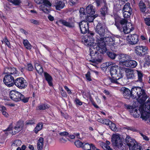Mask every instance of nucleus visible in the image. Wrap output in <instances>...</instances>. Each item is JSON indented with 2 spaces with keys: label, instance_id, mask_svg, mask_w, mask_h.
Here are the masks:
<instances>
[{
  "label": "nucleus",
  "instance_id": "nucleus-1",
  "mask_svg": "<svg viewBox=\"0 0 150 150\" xmlns=\"http://www.w3.org/2000/svg\"><path fill=\"white\" fill-rule=\"evenodd\" d=\"M90 35L91 36L84 40V43L90 48V55L93 58L92 62L98 64L101 62L102 60L101 56L98 55L99 52L102 54L105 53L107 50V48L105 47L104 42L101 41L99 44H98L97 37L96 42H94V40L93 37L94 34L91 33Z\"/></svg>",
  "mask_w": 150,
  "mask_h": 150
},
{
  "label": "nucleus",
  "instance_id": "nucleus-2",
  "mask_svg": "<svg viewBox=\"0 0 150 150\" xmlns=\"http://www.w3.org/2000/svg\"><path fill=\"white\" fill-rule=\"evenodd\" d=\"M120 91L122 92L125 98L129 99L130 97L136 98L140 103H144L147 98L144 90L140 87H133L130 91L125 87H122Z\"/></svg>",
  "mask_w": 150,
  "mask_h": 150
},
{
  "label": "nucleus",
  "instance_id": "nucleus-3",
  "mask_svg": "<svg viewBox=\"0 0 150 150\" xmlns=\"http://www.w3.org/2000/svg\"><path fill=\"white\" fill-rule=\"evenodd\" d=\"M123 71L120 67L116 65L112 66L110 69V72L112 78L108 79L105 81V82L110 81L112 83H117V81L123 77Z\"/></svg>",
  "mask_w": 150,
  "mask_h": 150
},
{
  "label": "nucleus",
  "instance_id": "nucleus-4",
  "mask_svg": "<svg viewBox=\"0 0 150 150\" xmlns=\"http://www.w3.org/2000/svg\"><path fill=\"white\" fill-rule=\"evenodd\" d=\"M120 24L117 23H115V25L120 30L123 32L125 34H128L134 30V28L131 23H127V21L125 19L121 20Z\"/></svg>",
  "mask_w": 150,
  "mask_h": 150
},
{
  "label": "nucleus",
  "instance_id": "nucleus-5",
  "mask_svg": "<svg viewBox=\"0 0 150 150\" xmlns=\"http://www.w3.org/2000/svg\"><path fill=\"white\" fill-rule=\"evenodd\" d=\"M106 28V26L104 23H98L95 28V31L97 33V42L98 44H100V42H104L103 37L105 35Z\"/></svg>",
  "mask_w": 150,
  "mask_h": 150
},
{
  "label": "nucleus",
  "instance_id": "nucleus-6",
  "mask_svg": "<svg viewBox=\"0 0 150 150\" xmlns=\"http://www.w3.org/2000/svg\"><path fill=\"white\" fill-rule=\"evenodd\" d=\"M9 96L11 99L16 102L22 100L23 102L25 103L28 102L29 99V97H25L23 95L15 90L11 91Z\"/></svg>",
  "mask_w": 150,
  "mask_h": 150
},
{
  "label": "nucleus",
  "instance_id": "nucleus-7",
  "mask_svg": "<svg viewBox=\"0 0 150 150\" xmlns=\"http://www.w3.org/2000/svg\"><path fill=\"white\" fill-rule=\"evenodd\" d=\"M150 113V98H149L145 104V110L144 108L141 112V118L143 120H146L149 117V114Z\"/></svg>",
  "mask_w": 150,
  "mask_h": 150
},
{
  "label": "nucleus",
  "instance_id": "nucleus-8",
  "mask_svg": "<svg viewBox=\"0 0 150 150\" xmlns=\"http://www.w3.org/2000/svg\"><path fill=\"white\" fill-rule=\"evenodd\" d=\"M23 126V122H18L14 128L12 129V125L11 124L10 125L9 127L5 131H9L10 132L9 133L14 135L21 130Z\"/></svg>",
  "mask_w": 150,
  "mask_h": 150
},
{
  "label": "nucleus",
  "instance_id": "nucleus-9",
  "mask_svg": "<svg viewBox=\"0 0 150 150\" xmlns=\"http://www.w3.org/2000/svg\"><path fill=\"white\" fill-rule=\"evenodd\" d=\"M14 84L21 89L25 88L27 85L26 80L22 77H19L16 79L15 80Z\"/></svg>",
  "mask_w": 150,
  "mask_h": 150
},
{
  "label": "nucleus",
  "instance_id": "nucleus-10",
  "mask_svg": "<svg viewBox=\"0 0 150 150\" xmlns=\"http://www.w3.org/2000/svg\"><path fill=\"white\" fill-rule=\"evenodd\" d=\"M112 144L119 148L123 145L122 140L121 139L118 134H114L112 137Z\"/></svg>",
  "mask_w": 150,
  "mask_h": 150
},
{
  "label": "nucleus",
  "instance_id": "nucleus-11",
  "mask_svg": "<svg viewBox=\"0 0 150 150\" xmlns=\"http://www.w3.org/2000/svg\"><path fill=\"white\" fill-rule=\"evenodd\" d=\"M103 38H104L103 41L104 42L105 46L106 47V44L110 46H113L115 45V43H118V41H120L119 38L117 37H104Z\"/></svg>",
  "mask_w": 150,
  "mask_h": 150
},
{
  "label": "nucleus",
  "instance_id": "nucleus-12",
  "mask_svg": "<svg viewBox=\"0 0 150 150\" xmlns=\"http://www.w3.org/2000/svg\"><path fill=\"white\" fill-rule=\"evenodd\" d=\"M132 107L130 106H128L127 107L128 109L130 110L129 111L133 117L135 118H137L140 116L141 112L143 108V105H141L139 107V110L136 108L132 109Z\"/></svg>",
  "mask_w": 150,
  "mask_h": 150
},
{
  "label": "nucleus",
  "instance_id": "nucleus-13",
  "mask_svg": "<svg viewBox=\"0 0 150 150\" xmlns=\"http://www.w3.org/2000/svg\"><path fill=\"white\" fill-rule=\"evenodd\" d=\"M14 78L10 75L7 74L4 79V82L8 87H11L13 86L14 82Z\"/></svg>",
  "mask_w": 150,
  "mask_h": 150
},
{
  "label": "nucleus",
  "instance_id": "nucleus-14",
  "mask_svg": "<svg viewBox=\"0 0 150 150\" xmlns=\"http://www.w3.org/2000/svg\"><path fill=\"white\" fill-rule=\"evenodd\" d=\"M60 22L64 25L69 28L74 27L75 21L72 18H71L66 20H61Z\"/></svg>",
  "mask_w": 150,
  "mask_h": 150
},
{
  "label": "nucleus",
  "instance_id": "nucleus-15",
  "mask_svg": "<svg viewBox=\"0 0 150 150\" xmlns=\"http://www.w3.org/2000/svg\"><path fill=\"white\" fill-rule=\"evenodd\" d=\"M147 50L146 47L138 46L136 47L135 52L138 55L142 56L146 54Z\"/></svg>",
  "mask_w": 150,
  "mask_h": 150
},
{
  "label": "nucleus",
  "instance_id": "nucleus-16",
  "mask_svg": "<svg viewBox=\"0 0 150 150\" xmlns=\"http://www.w3.org/2000/svg\"><path fill=\"white\" fill-rule=\"evenodd\" d=\"M88 23L86 21H83L79 24V26L81 32L85 34L88 30Z\"/></svg>",
  "mask_w": 150,
  "mask_h": 150
},
{
  "label": "nucleus",
  "instance_id": "nucleus-17",
  "mask_svg": "<svg viewBox=\"0 0 150 150\" xmlns=\"http://www.w3.org/2000/svg\"><path fill=\"white\" fill-rule=\"evenodd\" d=\"M120 63L122 66L132 68H135L137 65V62L135 61L132 60H129Z\"/></svg>",
  "mask_w": 150,
  "mask_h": 150
},
{
  "label": "nucleus",
  "instance_id": "nucleus-18",
  "mask_svg": "<svg viewBox=\"0 0 150 150\" xmlns=\"http://www.w3.org/2000/svg\"><path fill=\"white\" fill-rule=\"evenodd\" d=\"M127 39L129 43L132 45L137 44L139 41L138 36L136 34L129 35Z\"/></svg>",
  "mask_w": 150,
  "mask_h": 150
},
{
  "label": "nucleus",
  "instance_id": "nucleus-19",
  "mask_svg": "<svg viewBox=\"0 0 150 150\" xmlns=\"http://www.w3.org/2000/svg\"><path fill=\"white\" fill-rule=\"evenodd\" d=\"M18 71L14 67H6L5 69V73L8 75H17Z\"/></svg>",
  "mask_w": 150,
  "mask_h": 150
},
{
  "label": "nucleus",
  "instance_id": "nucleus-20",
  "mask_svg": "<svg viewBox=\"0 0 150 150\" xmlns=\"http://www.w3.org/2000/svg\"><path fill=\"white\" fill-rule=\"evenodd\" d=\"M86 10L87 15L92 16L95 13V8L92 5H89L86 7Z\"/></svg>",
  "mask_w": 150,
  "mask_h": 150
},
{
  "label": "nucleus",
  "instance_id": "nucleus-21",
  "mask_svg": "<svg viewBox=\"0 0 150 150\" xmlns=\"http://www.w3.org/2000/svg\"><path fill=\"white\" fill-rule=\"evenodd\" d=\"M103 7L101 8L100 11L101 16H105L108 14L109 11L108 9L107 6V3L105 0H103Z\"/></svg>",
  "mask_w": 150,
  "mask_h": 150
},
{
  "label": "nucleus",
  "instance_id": "nucleus-22",
  "mask_svg": "<svg viewBox=\"0 0 150 150\" xmlns=\"http://www.w3.org/2000/svg\"><path fill=\"white\" fill-rule=\"evenodd\" d=\"M139 6L140 8V11L144 13V14H145L146 13H150V7L148 8H149V11L145 12L146 7L145 4L142 1H140L139 3Z\"/></svg>",
  "mask_w": 150,
  "mask_h": 150
},
{
  "label": "nucleus",
  "instance_id": "nucleus-23",
  "mask_svg": "<svg viewBox=\"0 0 150 150\" xmlns=\"http://www.w3.org/2000/svg\"><path fill=\"white\" fill-rule=\"evenodd\" d=\"M131 59V57L130 56L124 54H121L119 55V59L120 60L119 64H120L121 62H125L126 61H128Z\"/></svg>",
  "mask_w": 150,
  "mask_h": 150
},
{
  "label": "nucleus",
  "instance_id": "nucleus-24",
  "mask_svg": "<svg viewBox=\"0 0 150 150\" xmlns=\"http://www.w3.org/2000/svg\"><path fill=\"white\" fill-rule=\"evenodd\" d=\"M129 150H142V147L138 145L137 142L136 141L132 145L129 146Z\"/></svg>",
  "mask_w": 150,
  "mask_h": 150
},
{
  "label": "nucleus",
  "instance_id": "nucleus-25",
  "mask_svg": "<svg viewBox=\"0 0 150 150\" xmlns=\"http://www.w3.org/2000/svg\"><path fill=\"white\" fill-rule=\"evenodd\" d=\"M136 73V70L129 69L127 71V76L128 79H133L135 77V74Z\"/></svg>",
  "mask_w": 150,
  "mask_h": 150
},
{
  "label": "nucleus",
  "instance_id": "nucleus-26",
  "mask_svg": "<svg viewBox=\"0 0 150 150\" xmlns=\"http://www.w3.org/2000/svg\"><path fill=\"white\" fill-rule=\"evenodd\" d=\"M125 140V142L128 146L132 145V144H133L134 142L136 143V141L133 138L129 135L127 136Z\"/></svg>",
  "mask_w": 150,
  "mask_h": 150
},
{
  "label": "nucleus",
  "instance_id": "nucleus-27",
  "mask_svg": "<svg viewBox=\"0 0 150 150\" xmlns=\"http://www.w3.org/2000/svg\"><path fill=\"white\" fill-rule=\"evenodd\" d=\"M65 6L64 3L61 1H58L56 2L54 4L56 9L57 10H60L64 8Z\"/></svg>",
  "mask_w": 150,
  "mask_h": 150
},
{
  "label": "nucleus",
  "instance_id": "nucleus-28",
  "mask_svg": "<svg viewBox=\"0 0 150 150\" xmlns=\"http://www.w3.org/2000/svg\"><path fill=\"white\" fill-rule=\"evenodd\" d=\"M44 139L40 137L38 141L37 147L38 150H42L43 146Z\"/></svg>",
  "mask_w": 150,
  "mask_h": 150
},
{
  "label": "nucleus",
  "instance_id": "nucleus-29",
  "mask_svg": "<svg viewBox=\"0 0 150 150\" xmlns=\"http://www.w3.org/2000/svg\"><path fill=\"white\" fill-rule=\"evenodd\" d=\"M44 75L45 79L48 82L49 85L50 86H52V79L51 76L46 72H45Z\"/></svg>",
  "mask_w": 150,
  "mask_h": 150
},
{
  "label": "nucleus",
  "instance_id": "nucleus-30",
  "mask_svg": "<svg viewBox=\"0 0 150 150\" xmlns=\"http://www.w3.org/2000/svg\"><path fill=\"white\" fill-rule=\"evenodd\" d=\"M82 147L84 150H89L91 148L93 150L96 149L95 146L92 144H90L88 143H86L84 144H83Z\"/></svg>",
  "mask_w": 150,
  "mask_h": 150
},
{
  "label": "nucleus",
  "instance_id": "nucleus-31",
  "mask_svg": "<svg viewBox=\"0 0 150 150\" xmlns=\"http://www.w3.org/2000/svg\"><path fill=\"white\" fill-rule=\"evenodd\" d=\"M50 106L46 104H39L36 108L37 110H44L49 107Z\"/></svg>",
  "mask_w": 150,
  "mask_h": 150
},
{
  "label": "nucleus",
  "instance_id": "nucleus-32",
  "mask_svg": "<svg viewBox=\"0 0 150 150\" xmlns=\"http://www.w3.org/2000/svg\"><path fill=\"white\" fill-rule=\"evenodd\" d=\"M136 73H137L138 76V80L137 81H139L140 83H142L143 74L141 71L138 70H136Z\"/></svg>",
  "mask_w": 150,
  "mask_h": 150
},
{
  "label": "nucleus",
  "instance_id": "nucleus-33",
  "mask_svg": "<svg viewBox=\"0 0 150 150\" xmlns=\"http://www.w3.org/2000/svg\"><path fill=\"white\" fill-rule=\"evenodd\" d=\"M98 16V15L95 14L94 15L90 16L87 15L86 16V18H84V19H86L88 22H92L94 19Z\"/></svg>",
  "mask_w": 150,
  "mask_h": 150
},
{
  "label": "nucleus",
  "instance_id": "nucleus-34",
  "mask_svg": "<svg viewBox=\"0 0 150 150\" xmlns=\"http://www.w3.org/2000/svg\"><path fill=\"white\" fill-rule=\"evenodd\" d=\"M23 43L25 47L28 50H30L32 48V45L27 40H23Z\"/></svg>",
  "mask_w": 150,
  "mask_h": 150
},
{
  "label": "nucleus",
  "instance_id": "nucleus-35",
  "mask_svg": "<svg viewBox=\"0 0 150 150\" xmlns=\"http://www.w3.org/2000/svg\"><path fill=\"white\" fill-rule=\"evenodd\" d=\"M42 126L43 124L42 123H39L38 124L33 130L34 132L35 133H37L39 131L42 129Z\"/></svg>",
  "mask_w": 150,
  "mask_h": 150
},
{
  "label": "nucleus",
  "instance_id": "nucleus-36",
  "mask_svg": "<svg viewBox=\"0 0 150 150\" xmlns=\"http://www.w3.org/2000/svg\"><path fill=\"white\" fill-rule=\"evenodd\" d=\"M35 67L37 71L39 74H41L43 71V69L40 64L36 63L35 64Z\"/></svg>",
  "mask_w": 150,
  "mask_h": 150
},
{
  "label": "nucleus",
  "instance_id": "nucleus-37",
  "mask_svg": "<svg viewBox=\"0 0 150 150\" xmlns=\"http://www.w3.org/2000/svg\"><path fill=\"white\" fill-rule=\"evenodd\" d=\"M132 11V9L130 7L129 3H127L124 6L122 9V11Z\"/></svg>",
  "mask_w": 150,
  "mask_h": 150
},
{
  "label": "nucleus",
  "instance_id": "nucleus-38",
  "mask_svg": "<svg viewBox=\"0 0 150 150\" xmlns=\"http://www.w3.org/2000/svg\"><path fill=\"white\" fill-rule=\"evenodd\" d=\"M85 10L83 8H81L79 12L80 13V17L81 19H83L84 18H86V13L84 12Z\"/></svg>",
  "mask_w": 150,
  "mask_h": 150
},
{
  "label": "nucleus",
  "instance_id": "nucleus-39",
  "mask_svg": "<svg viewBox=\"0 0 150 150\" xmlns=\"http://www.w3.org/2000/svg\"><path fill=\"white\" fill-rule=\"evenodd\" d=\"M123 17L125 18H128L129 17L132 11H122Z\"/></svg>",
  "mask_w": 150,
  "mask_h": 150
},
{
  "label": "nucleus",
  "instance_id": "nucleus-40",
  "mask_svg": "<svg viewBox=\"0 0 150 150\" xmlns=\"http://www.w3.org/2000/svg\"><path fill=\"white\" fill-rule=\"evenodd\" d=\"M107 54L109 57L112 59H115L116 56V54L112 52H108Z\"/></svg>",
  "mask_w": 150,
  "mask_h": 150
},
{
  "label": "nucleus",
  "instance_id": "nucleus-41",
  "mask_svg": "<svg viewBox=\"0 0 150 150\" xmlns=\"http://www.w3.org/2000/svg\"><path fill=\"white\" fill-rule=\"evenodd\" d=\"M102 146L103 149L105 150H112V149L110 148L109 145H108L107 144L104 143H102Z\"/></svg>",
  "mask_w": 150,
  "mask_h": 150
},
{
  "label": "nucleus",
  "instance_id": "nucleus-42",
  "mask_svg": "<svg viewBox=\"0 0 150 150\" xmlns=\"http://www.w3.org/2000/svg\"><path fill=\"white\" fill-rule=\"evenodd\" d=\"M22 144L21 141L19 140H15L12 144L13 146H20Z\"/></svg>",
  "mask_w": 150,
  "mask_h": 150
},
{
  "label": "nucleus",
  "instance_id": "nucleus-43",
  "mask_svg": "<svg viewBox=\"0 0 150 150\" xmlns=\"http://www.w3.org/2000/svg\"><path fill=\"white\" fill-rule=\"evenodd\" d=\"M75 144L77 147H82L83 145V143L79 140L75 142Z\"/></svg>",
  "mask_w": 150,
  "mask_h": 150
},
{
  "label": "nucleus",
  "instance_id": "nucleus-44",
  "mask_svg": "<svg viewBox=\"0 0 150 150\" xmlns=\"http://www.w3.org/2000/svg\"><path fill=\"white\" fill-rule=\"evenodd\" d=\"M46 7L44 4L41 5L40 6V9L45 13H47L48 11Z\"/></svg>",
  "mask_w": 150,
  "mask_h": 150
},
{
  "label": "nucleus",
  "instance_id": "nucleus-45",
  "mask_svg": "<svg viewBox=\"0 0 150 150\" xmlns=\"http://www.w3.org/2000/svg\"><path fill=\"white\" fill-rule=\"evenodd\" d=\"M42 3H43L47 7H50L51 6V3L48 0H42Z\"/></svg>",
  "mask_w": 150,
  "mask_h": 150
},
{
  "label": "nucleus",
  "instance_id": "nucleus-46",
  "mask_svg": "<svg viewBox=\"0 0 150 150\" xmlns=\"http://www.w3.org/2000/svg\"><path fill=\"white\" fill-rule=\"evenodd\" d=\"M109 126L111 129L113 131H115L117 129L115 125L112 123L111 121V123H110Z\"/></svg>",
  "mask_w": 150,
  "mask_h": 150
},
{
  "label": "nucleus",
  "instance_id": "nucleus-47",
  "mask_svg": "<svg viewBox=\"0 0 150 150\" xmlns=\"http://www.w3.org/2000/svg\"><path fill=\"white\" fill-rule=\"evenodd\" d=\"M2 42V43L4 42L5 43V44L8 46V47H11L10 42L7 39L6 37H5L3 39V40Z\"/></svg>",
  "mask_w": 150,
  "mask_h": 150
},
{
  "label": "nucleus",
  "instance_id": "nucleus-48",
  "mask_svg": "<svg viewBox=\"0 0 150 150\" xmlns=\"http://www.w3.org/2000/svg\"><path fill=\"white\" fill-rule=\"evenodd\" d=\"M10 2L15 5H18L20 3L21 1L20 0H11Z\"/></svg>",
  "mask_w": 150,
  "mask_h": 150
},
{
  "label": "nucleus",
  "instance_id": "nucleus-49",
  "mask_svg": "<svg viewBox=\"0 0 150 150\" xmlns=\"http://www.w3.org/2000/svg\"><path fill=\"white\" fill-rule=\"evenodd\" d=\"M90 74L91 73L89 71L86 74V78L87 80L88 81H91V78Z\"/></svg>",
  "mask_w": 150,
  "mask_h": 150
},
{
  "label": "nucleus",
  "instance_id": "nucleus-50",
  "mask_svg": "<svg viewBox=\"0 0 150 150\" xmlns=\"http://www.w3.org/2000/svg\"><path fill=\"white\" fill-rule=\"evenodd\" d=\"M104 121L103 122L104 123L103 124H105L107 125H110V123H111V121L109 120L108 119H104Z\"/></svg>",
  "mask_w": 150,
  "mask_h": 150
},
{
  "label": "nucleus",
  "instance_id": "nucleus-51",
  "mask_svg": "<svg viewBox=\"0 0 150 150\" xmlns=\"http://www.w3.org/2000/svg\"><path fill=\"white\" fill-rule=\"evenodd\" d=\"M150 64V60H148L146 61V62L144 64V67H147L149 66Z\"/></svg>",
  "mask_w": 150,
  "mask_h": 150
},
{
  "label": "nucleus",
  "instance_id": "nucleus-52",
  "mask_svg": "<svg viewBox=\"0 0 150 150\" xmlns=\"http://www.w3.org/2000/svg\"><path fill=\"white\" fill-rule=\"evenodd\" d=\"M27 69L28 71H32L33 69V66L31 64H29L27 65Z\"/></svg>",
  "mask_w": 150,
  "mask_h": 150
},
{
  "label": "nucleus",
  "instance_id": "nucleus-53",
  "mask_svg": "<svg viewBox=\"0 0 150 150\" xmlns=\"http://www.w3.org/2000/svg\"><path fill=\"white\" fill-rule=\"evenodd\" d=\"M59 134L61 136H68L69 133L66 132H64L59 133Z\"/></svg>",
  "mask_w": 150,
  "mask_h": 150
},
{
  "label": "nucleus",
  "instance_id": "nucleus-54",
  "mask_svg": "<svg viewBox=\"0 0 150 150\" xmlns=\"http://www.w3.org/2000/svg\"><path fill=\"white\" fill-rule=\"evenodd\" d=\"M35 121L33 120H29L27 121L26 122V125H32L35 124Z\"/></svg>",
  "mask_w": 150,
  "mask_h": 150
},
{
  "label": "nucleus",
  "instance_id": "nucleus-55",
  "mask_svg": "<svg viewBox=\"0 0 150 150\" xmlns=\"http://www.w3.org/2000/svg\"><path fill=\"white\" fill-rule=\"evenodd\" d=\"M142 137L146 141H148L149 140V138L147 137L146 135L144 134L143 133H140Z\"/></svg>",
  "mask_w": 150,
  "mask_h": 150
},
{
  "label": "nucleus",
  "instance_id": "nucleus-56",
  "mask_svg": "<svg viewBox=\"0 0 150 150\" xmlns=\"http://www.w3.org/2000/svg\"><path fill=\"white\" fill-rule=\"evenodd\" d=\"M145 21L146 24L148 26H150V19L149 18H145Z\"/></svg>",
  "mask_w": 150,
  "mask_h": 150
},
{
  "label": "nucleus",
  "instance_id": "nucleus-57",
  "mask_svg": "<svg viewBox=\"0 0 150 150\" xmlns=\"http://www.w3.org/2000/svg\"><path fill=\"white\" fill-rule=\"evenodd\" d=\"M78 0H70V4L71 5H74L78 2Z\"/></svg>",
  "mask_w": 150,
  "mask_h": 150
},
{
  "label": "nucleus",
  "instance_id": "nucleus-58",
  "mask_svg": "<svg viewBox=\"0 0 150 150\" xmlns=\"http://www.w3.org/2000/svg\"><path fill=\"white\" fill-rule=\"evenodd\" d=\"M75 102L76 104L79 105H81L82 104V103L81 101L79 99H76L75 100Z\"/></svg>",
  "mask_w": 150,
  "mask_h": 150
},
{
  "label": "nucleus",
  "instance_id": "nucleus-59",
  "mask_svg": "<svg viewBox=\"0 0 150 150\" xmlns=\"http://www.w3.org/2000/svg\"><path fill=\"white\" fill-rule=\"evenodd\" d=\"M26 148V146L24 145L22 146L21 148L18 147L17 148L16 150H25Z\"/></svg>",
  "mask_w": 150,
  "mask_h": 150
},
{
  "label": "nucleus",
  "instance_id": "nucleus-60",
  "mask_svg": "<svg viewBox=\"0 0 150 150\" xmlns=\"http://www.w3.org/2000/svg\"><path fill=\"white\" fill-rule=\"evenodd\" d=\"M64 88L67 91V93H68L69 94H71V90L68 88L67 86H65L64 87Z\"/></svg>",
  "mask_w": 150,
  "mask_h": 150
},
{
  "label": "nucleus",
  "instance_id": "nucleus-61",
  "mask_svg": "<svg viewBox=\"0 0 150 150\" xmlns=\"http://www.w3.org/2000/svg\"><path fill=\"white\" fill-rule=\"evenodd\" d=\"M30 22L31 23H33L36 25L38 24L39 23V22L38 21L34 19L30 20Z\"/></svg>",
  "mask_w": 150,
  "mask_h": 150
},
{
  "label": "nucleus",
  "instance_id": "nucleus-62",
  "mask_svg": "<svg viewBox=\"0 0 150 150\" xmlns=\"http://www.w3.org/2000/svg\"><path fill=\"white\" fill-rule=\"evenodd\" d=\"M2 113L5 117H8V114L5 111H2Z\"/></svg>",
  "mask_w": 150,
  "mask_h": 150
},
{
  "label": "nucleus",
  "instance_id": "nucleus-63",
  "mask_svg": "<svg viewBox=\"0 0 150 150\" xmlns=\"http://www.w3.org/2000/svg\"><path fill=\"white\" fill-rule=\"evenodd\" d=\"M61 93L62 96L64 97H65L67 96V94L66 92L64 91L63 90H62L61 91Z\"/></svg>",
  "mask_w": 150,
  "mask_h": 150
},
{
  "label": "nucleus",
  "instance_id": "nucleus-64",
  "mask_svg": "<svg viewBox=\"0 0 150 150\" xmlns=\"http://www.w3.org/2000/svg\"><path fill=\"white\" fill-rule=\"evenodd\" d=\"M48 19L51 21H52L54 20V17L50 15H48Z\"/></svg>",
  "mask_w": 150,
  "mask_h": 150
}]
</instances>
